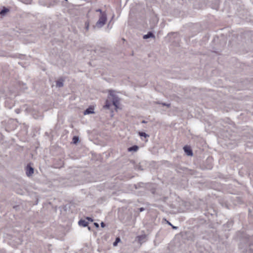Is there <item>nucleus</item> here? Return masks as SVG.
<instances>
[{
	"mask_svg": "<svg viewBox=\"0 0 253 253\" xmlns=\"http://www.w3.org/2000/svg\"><path fill=\"white\" fill-rule=\"evenodd\" d=\"M107 19V14H102V15H100L99 19L96 22L95 25L93 26V28H101L106 24Z\"/></svg>",
	"mask_w": 253,
	"mask_h": 253,
	"instance_id": "f257e3e1",
	"label": "nucleus"
},
{
	"mask_svg": "<svg viewBox=\"0 0 253 253\" xmlns=\"http://www.w3.org/2000/svg\"><path fill=\"white\" fill-rule=\"evenodd\" d=\"M109 95L112 97V103L113 105L116 107V108H118V105L119 103V98L117 95H116L115 93V91L114 90H110L109 91Z\"/></svg>",
	"mask_w": 253,
	"mask_h": 253,
	"instance_id": "f03ea898",
	"label": "nucleus"
},
{
	"mask_svg": "<svg viewBox=\"0 0 253 253\" xmlns=\"http://www.w3.org/2000/svg\"><path fill=\"white\" fill-rule=\"evenodd\" d=\"M94 113V108L93 107H89L88 108H87L84 111V115H87V114H91Z\"/></svg>",
	"mask_w": 253,
	"mask_h": 253,
	"instance_id": "7ed1b4c3",
	"label": "nucleus"
},
{
	"mask_svg": "<svg viewBox=\"0 0 253 253\" xmlns=\"http://www.w3.org/2000/svg\"><path fill=\"white\" fill-rule=\"evenodd\" d=\"M34 173V169L29 166L27 167L26 174L27 176H30Z\"/></svg>",
	"mask_w": 253,
	"mask_h": 253,
	"instance_id": "20e7f679",
	"label": "nucleus"
},
{
	"mask_svg": "<svg viewBox=\"0 0 253 253\" xmlns=\"http://www.w3.org/2000/svg\"><path fill=\"white\" fill-rule=\"evenodd\" d=\"M183 149L188 156H192L193 155L192 151L190 147L184 146Z\"/></svg>",
	"mask_w": 253,
	"mask_h": 253,
	"instance_id": "39448f33",
	"label": "nucleus"
},
{
	"mask_svg": "<svg viewBox=\"0 0 253 253\" xmlns=\"http://www.w3.org/2000/svg\"><path fill=\"white\" fill-rule=\"evenodd\" d=\"M151 37L155 38V36L151 32H148L147 34L143 36L144 39H148L149 38H151Z\"/></svg>",
	"mask_w": 253,
	"mask_h": 253,
	"instance_id": "423d86ee",
	"label": "nucleus"
},
{
	"mask_svg": "<svg viewBox=\"0 0 253 253\" xmlns=\"http://www.w3.org/2000/svg\"><path fill=\"white\" fill-rule=\"evenodd\" d=\"M63 80L59 79V80L56 81V86L58 87H61L63 86Z\"/></svg>",
	"mask_w": 253,
	"mask_h": 253,
	"instance_id": "0eeeda50",
	"label": "nucleus"
},
{
	"mask_svg": "<svg viewBox=\"0 0 253 253\" xmlns=\"http://www.w3.org/2000/svg\"><path fill=\"white\" fill-rule=\"evenodd\" d=\"M79 224L83 227H86L87 226L88 223L84 220H80L79 221Z\"/></svg>",
	"mask_w": 253,
	"mask_h": 253,
	"instance_id": "6e6552de",
	"label": "nucleus"
},
{
	"mask_svg": "<svg viewBox=\"0 0 253 253\" xmlns=\"http://www.w3.org/2000/svg\"><path fill=\"white\" fill-rule=\"evenodd\" d=\"M138 149V147L136 145L132 146L128 148L129 152L136 151Z\"/></svg>",
	"mask_w": 253,
	"mask_h": 253,
	"instance_id": "1a4fd4ad",
	"label": "nucleus"
},
{
	"mask_svg": "<svg viewBox=\"0 0 253 253\" xmlns=\"http://www.w3.org/2000/svg\"><path fill=\"white\" fill-rule=\"evenodd\" d=\"M9 11L8 9L4 7L0 11V15L1 16H4L6 12H7Z\"/></svg>",
	"mask_w": 253,
	"mask_h": 253,
	"instance_id": "9d476101",
	"label": "nucleus"
},
{
	"mask_svg": "<svg viewBox=\"0 0 253 253\" xmlns=\"http://www.w3.org/2000/svg\"><path fill=\"white\" fill-rule=\"evenodd\" d=\"M111 105V103L108 100H106L104 108L105 109H109Z\"/></svg>",
	"mask_w": 253,
	"mask_h": 253,
	"instance_id": "9b49d317",
	"label": "nucleus"
},
{
	"mask_svg": "<svg viewBox=\"0 0 253 253\" xmlns=\"http://www.w3.org/2000/svg\"><path fill=\"white\" fill-rule=\"evenodd\" d=\"M138 241L141 242L143 241L146 238L145 235H140L137 237Z\"/></svg>",
	"mask_w": 253,
	"mask_h": 253,
	"instance_id": "f8f14e48",
	"label": "nucleus"
},
{
	"mask_svg": "<svg viewBox=\"0 0 253 253\" xmlns=\"http://www.w3.org/2000/svg\"><path fill=\"white\" fill-rule=\"evenodd\" d=\"M139 135L140 136H143L144 137H148L149 136L147 134H146L145 132H139Z\"/></svg>",
	"mask_w": 253,
	"mask_h": 253,
	"instance_id": "ddd939ff",
	"label": "nucleus"
},
{
	"mask_svg": "<svg viewBox=\"0 0 253 253\" xmlns=\"http://www.w3.org/2000/svg\"><path fill=\"white\" fill-rule=\"evenodd\" d=\"M73 141L74 143L76 144L77 143H78L79 142V138L78 136H74L73 138Z\"/></svg>",
	"mask_w": 253,
	"mask_h": 253,
	"instance_id": "4468645a",
	"label": "nucleus"
},
{
	"mask_svg": "<svg viewBox=\"0 0 253 253\" xmlns=\"http://www.w3.org/2000/svg\"><path fill=\"white\" fill-rule=\"evenodd\" d=\"M89 27V22L88 21L85 22V28L86 31L88 30Z\"/></svg>",
	"mask_w": 253,
	"mask_h": 253,
	"instance_id": "2eb2a0df",
	"label": "nucleus"
},
{
	"mask_svg": "<svg viewBox=\"0 0 253 253\" xmlns=\"http://www.w3.org/2000/svg\"><path fill=\"white\" fill-rule=\"evenodd\" d=\"M96 12H99L100 13V15H102V14H106V13L105 11H102L101 9H97L96 10Z\"/></svg>",
	"mask_w": 253,
	"mask_h": 253,
	"instance_id": "dca6fc26",
	"label": "nucleus"
},
{
	"mask_svg": "<svg viewBox=\"0 0 253 253\" xmlns=\"http://www.w3.org/2000/svg\"><path fill=\"white\" fill-rule=\"evenodd\" d=\"M248 253H253V245L250 247Z\"/></svg>",
	"mask_w": 253,
	"mask_h": 253,
	"instance_id": "f3484780",
	"label": "nucleus"
},
{
	"mask_svg": "<svg viewBox=\"0 0 253 253\" xmlns=\"http://www.w3.org/2000/svg\"><path fill=\"white\" fill-rule=\"evenodd\" d=\"M120 240V239L119 238H117L116 239V240L115 242H114V243H113V245H114V246H116V245H117V243H118Z\"/></svg>",
	"mask_w": 253,
	"mask_h": 253,
	"instance_id": "a211bd4d",
	"label": "nucleus"
},
{
	"mask_svg": "<svg viewBox=\"0 0 253 253\" xmlns=\"http://www.w3.org/2000/svg\"><path fill=\"white\" fill-rule=\"evenodd\" d=\"M162 105H164V106H167L168 107H169L170 106L169 104H166L165 103H162Z\"/></svg>",
	"mask_w": 253,
	"mask_h": 253,
	"instance_id": "6ab92c4d",
	"label": "nucleus"
},
{
	"mask_svg": "<svg viewBox=\"0 0 253 253\" xmlns=\"http://www.w3.org/2000/svg\"><path fill=\"white\" fill-rule=\"evenodd\" d=\"M139 211H140V212H141V211H144V209L143 208H140L139 209Z\"/></svg>",
	"mask_w": 253,
	"mask_h": 253,
	"instance_id": "aec40b11",
	"label": "nucleus"
},
{
	"mask_svg": "<svg viewBox=\"0 0 253 253\" xmlns=\"http://www.w3.org/2000/svg\"><path fill=\"white\" fill-rule=\"evenodd\" d=\"M101 226L102 227H104L105 226V224H104V222H102L101 223Z\"/></svg>",
	"mask_w": 253,
	"mask_h": 253,
	"instance_id": "412c9836",
	"label": "nucleus"
},
{
	"mask_svg": "<svg viewBox=\"0 0 253 253\" xmlns=\"http://www.w3.org/2000/svg\"><path fill=\"white\" fill-rule=\"evenodd\" d=\"M15 112L17 114L19 113H20V110L19 109H16L15 110Z\"/></svg>",
	"mask_w": 253,
	"mask_h": 253,
	"instance_id": "4be33fe9",
	"label": "nucleus"
},
{
	"mask_svg": "<svg viewBox=\"0 0 253 253\" xmlns=\"http://www.w3.org/2000/svg\"><path fill=\"white\" fill-rule=\"evenodd\" d=\"M94 224L96 227H99V224L97 223H94Z\"/></svg>",
	"mask_w": 253,
	"mask_h": 253,
	"instance_id": "5701e85b",
	"label": "nucleus"
},
{
	"mask_svg": "<svg viewBox=\"0 0 253 253\" xmlns=\"http://www.w3.org/2000/svg\"><path fill=\"white\" fill-rule=\"evenodd\" d=\"M167 223L169 225H170V226H172V224H171L170 222H169V221H167Z\"/></svg>",
	"mask_w": 253,
	"mask_h": 253,
	"instance_id": "b1692460",
	"label": "nucleus"
},
{
	"mask_svg": "<svg viewBox=\"0 0 253 253\" xmlns=\"http://www.w3.org/2000/svg\"><path fill=\"white\" fill-rule=\"evenodd\" d=\"M171 227H172V228H173V229H176V228H177V227H175V226H173V225H172Z\"/></svg>",
	"mask_w": 253,
	"mask_h": 253,
	"instance_id": "393cba45",
	"label": "nucleus"
},
{
	"mask_svg": "<svg viewBox=\"0 0 253 253\" xmlns=\"http://www.w3.org/2000/svg\"><path fill=\"white\" fill-rule=\"evenodd\" d=\"M0 56H4V54H0Z\"/></svg>",
	"mask_w": 253,
	"mask_h": 253,
	"instance_id": "a878e982",
	"label": "nucleus"
},
{
	"mask_svg": "<svg viewBox=\"0 0 253 253\" xmlns=\"http://www.w3.org/2000/svg\"><path fill=\"white\" fill-rule=\"evenodd\" d=\"M87 219H88V220H90V218H89V217H87Z\"/></svg>",
	"mask_w": 253,
	"mask_h": 253,
	"instance_id": "bb28decb",
	"label": "nucleus"
}]
</instances>
